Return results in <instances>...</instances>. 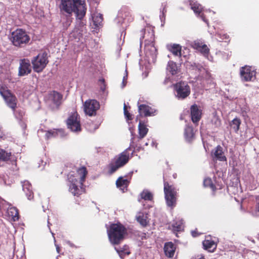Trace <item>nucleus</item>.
<instances>
[{
    "instance_id": "f257e3e1",
    "label": "nucleus",
    "mask_w": 259,
    "mask_h": 259,
    "mask_svg": "<svg viewBox=\"0 0 259 259\" xmlns=\"http://www.w3.org/2000/svg\"><path fill=\"white\" fill-rule=\"evenodd\" d=\"M87 174V168L81 166L77 169L76 172H71L68 175L69 190L73 195L79 196L84 192L83 183Z\"/></svg>"
},
{
    "instance_id": "f03ea898",
    "label": "nucleus",
    "mask_w": 259,
    "mask_h": 259,
    "mask_svg": "<svg viewBox=\"0 0 259 259\" xmlns=\"http://www.w3.org/2000/svg\"><path fill=\"white\" fill-rule=\"evenodd\" d=\"M126 233L125 227L119 223L111 224L107 230L109 240L112 245L119 244Z\"/></svg>"
},
{
    "instance_id": "7ed1b4c3",
    "label": "nucleus",
    "mask_w": 259,
    "mask_h": 259,
    "mask_svg": "<svg viewBox=\"0 0 259 259\" xmlns=\"http://www.w3.org/2000/svg\"><path fill=\"white\" fill-rule=\"evenodd\" d=\"M10 40L15 47L21 48L29 44L30 37L25 30L17 28L12 32Z\"/></svg>"
},
{
    "instance_id": "20e7f679",
    "label": "nucleus",
    "mask_w": 259,
    "mask_h": 259,
    "mask_svg": "<svg viewBox=\"0 0 259 259\" xmlns=\"http://www.w3.org/2000/svg\"><path fill=\"white\" fill-rule=\"evenodd\" d=\"M130 148H127L114 158V162L110 163L108 166V174L112 175L119 168L123 167L128 163L130 156L129 150Z\"/></svg>"
},
{
    "instance_id": "39448f33",
    "label": "nucleus",
    "mask_w": 259,
    "mask_h": 259,
    "mask_svg": "<svg viewBox=\"0 0 259 259\" xmlns=\"http://www.w3.org/2000/svg\"><path fill=\"white\" fill-rule=\"evenodd\" d=\"M164 179V193L166 204L173 208L176 205L177 191L176 187Z\"/></svg>"
},
{
    "instance_id": "423d86ee",
    "label": "nucleus",
    "mask_w": 259,
    "mask_h": 259,
    "mask_svg": "<svg viewBox=\"0 0 259 259\" xmlns=\"http://www.w3.org/2000/svg\"><path fill=\"white\" fill-rule=\"evenodd\" d=\"M73 3L68 0L67 4V7H71L72 10L68 14H71L74 12L76 15L77 18L81 20L85 15L87 8L85 7V4L84 0H72Z\"/></svg>"
},
{
    "instance_id": "0eeeda50",
    "label": "nucleus",
    "mask_w": 259,
    "mask_h": 259,
    "mask_svg": "<svg viewBox=\"0 0 259 259\" xmlns=\"http://www.w3.org/2000/svg\"><path fill=\"white\" fill-rule=\"evenodd\" d=\"M0 94L4 99L7 106L15 111L17 104L16 97L4 85H0Z\"/></svg>"
},
{
    "instance_id": "6e6552de",
    "label": "nucleus",
    "mask_w": 259,
    "mask_h": 259,
    "mask_svg": "<svg viewBox=\"0 0 259 259\" xmlns=\"http://www.w3.org/2000/svg\"><path fill=\"white\" fill-rule=\"evenodd\" d=\"M47 54L46 52L39 53L31 61L33 70L36 72H40L48 63Z\"/></svg>"
},
{
    "instance_id": "1a4fd4ad",
    "label": "nucleus",
    "mask_w": 259,
    "mask_h": 259,
    "mask_svg": "<svg viewBox=\"0 0 259 259\" xmlns=\"http://www.w3.org/2000/svg\"><path fill=\"white\" fill-rule=\"evenodd\" d=\"M67 127L72 132H78L81 130L80 117L76 111L70 115L66 120Z\"/></svg>"
},
{
    "instance_id": "9d476101",
    "label": "nucleus",
    "mask_w": 259,
    "mask_h": 259,
    "mask_svg": "<svg viewBox=\"0 0 259 259\" xmlns=\"http://www.w3.org/2000/svg\"><path fill=\"white\" fill-rule=\"evenodd\" d=\"M85 113L90 116L96 115L97 111L100 108V104L95 99H89L83 104Z\"/></svg>"
},
{
    "instance_id": "9b49d317",
    "label": "nucleus",
    "mask_w": 259,
    "mask_h": 259,
    "mask_svg": "<svg viewBox=\"0 0 259 259\" xmlns=\"http://www.w3.org/2000/svg\"><path fill=\"white\" fill-rule=\"evenodd\" d=\"M176 92V96L179 99H184L186 98L190 94V88L186 83L184 82H179L177 83L174 86Z\"/></svg>"
},
{
    "instance_id": "f8f14e48",
    "label": "nucleus",
    "mask_w": 259,
    "mask_h": 259,
    "mask_svg": "<svg viewBox=\"0 0 259 259\" xmlns=\"http://www.w3.org/2000/svg\"><path fill=\"white\" fill-rule=\"evenodd\" d=\"M191 48L197 50L204 57H207L209 53V49L206 45L200 40H196L190 44Z\"/></svg>"
},
{
    "instance_id": "ddd939ff",
    "label": "nucleus",
    "mask_w": 259,
    "mask_h": 259,
    "mask_svg": "<svg viewBox=\"0 0 259 259\" xmlns=\"http://www.w3.org/2000/svg\"><path fill=\"white\" fill-rule=\"evenodd\" d=\"M190 115L192 122L197 125L201 118L202 111L195 104L192 105L190 107Z\"/></svg>"
},
{
    "instance_id": "4468645a",
    "label": "nucleus",
    "mask_w": 259,
    "mask_h": 259,
    "mask_svg": "<svg viewBox=\"0 0 259 259\" xmlns=\"http://www.w3.org/2000/svg\"><path fill=\"white\" fill-rule=\"evenodd\" d=\"M191 8L195 14L200 16L202 20L206 23H208V20L206 18V17L203 13H202L203 9L202 6L197 2L190 3Z\"/></svg>"
},
{
    "instance_id": "2eb2a0df",
    "label": "nucleus",
    "mask_w": 259,
    "mask_h": 259,
    "mask_svg": "<svg viewBox=\"0 0 259 259\" xmlns=\"http://www.w3.org/2000/svg\"><path fill=\"white\" fill-rule=\"evenodd\" d=\"M31 69L30 62L27 59L21 60L19 68V75L24 76L31 72Z\"/></svg>"
},
{
    "instance_id": "dca6fc26",
    "label": "nucleus",
    "mask_w": 259,
    "mask_h": 259,
    "mask_svg": "<svg viewBox=\"0 0 259 259\" xmlns=\"http://www.w3.org/2000/svg\"><path fill=\"white\" fill-rule=\"evenodd\" d=\"M204 249L209 252H214L217 247V244L210 237L206 238L202 243Z\"/></svg>"
},
{
    "instance_id": "f3484780",
    "label": "nucleus",
    "mask_w": 259,
    "mask_h": 259,
    "mask_svg": "<svg viewBox=\"0 0 259 259\" xmlns=\"http://www.w3.org/2000/svg\"><path fill=\"white\" fill-rule=\"evenodd\" d=\"M255 77V71L249 66H244V81H253Z\"/></svg>"
},
{
    "instance_id": "a211bd4d",
    "label": "nucleus",
    "mask_w": 259,
    "mask_h": 259,
    "mask_svg": "<svg viewBox=\"0 0 259 259\" xmlns=\"http://www.w3.org/2000/svg\"><path fill=\"white\" fill-rule=\"evenodd\" d=\"M163 249L165 255L168 257H172L174 255L176 248L172 242H168L165 243Z\"/></svg>"
},
{
    "instance_id": "6ab92c4d",
    "label": "nucleus",
    "mask_w": 259,
    "mask_h": 259,
    "mask_svg": "<svg viewBox=\"0 0 259 259\" xmlns=\"http://www.w3.org/2000/svg\"><path fill=\"white\" fill-rule=\"evenodd\" d=\"M213 159L220 161H226V158L223 151V148L221 146H218L212 152Z\"/></svg>"
},
{
    "instance_id": "aec40b11",
    "label": "nucleus",
    "mask_w": 259,
    "mask_h": 259,
    "mask_svg": "<svg viewBox=\"0 0 259 259\" xmlns=\"http://www.w3.org/2000/svg\"><path fill=\"white\" fill-rule=\"evenodd\" d=\"M45 139L49 140L52 138H56L59 135H62L64 133V130L62 128H54L48 131H45Z\"/></svg>"
},
{
    "instance_id": "412c9836",
    "label": "nucleus",
    "mask_w": 259,
    "mask_h": 259,
    "mask_svg": "<svg viewBox=\"0 0 259 259\" xmlns=\"http://www.w3.org/2000/svg\"><path fill=\"white\" fill-rule=\"evenodd\" d=\"M23 190L25 192L26 196L29 200H31L33 198V193L32 190L31 184L27 181H25L22 184Z\"/></svg>"
},
{
    "instance_id": "4be33fe9",
    "label": "nucleus",
    "mask_w": 259,
    "mask_h": 259,
    "mask_svg": "<svg viewBox=\"0 0 259 259\" xmlns=\"http://www.w3.org/2000/svg\"><path fill=\"white\" fill-rule=\"evenodd\" d=\"M184 137L189 142H192L195 138V132L192 126L187 125L185 128Z\"/></svg>"
},
{
    "instance_id": "5701e85b",
    "label": "nucleus",
    "mask_w": 259,
    "mask_h": 259,
    "mask_svg": "<svg viewBox=\"0 0 259 259\" xmlns=\"http://www.w3.org/2000/svg\"><path fill=\"white\" fill-rule=\"evenodd\" d=\"M148 131L147 125L140 120L138 125V141L144 138L147 134Z\"/></svg>"
},
{
    "instance_id": "b1692460",
    "label": "nucleus",
    "mask_w": 259,
    "mask_h": 259,
    "mask_svg": "<svg viewBox=\"0 0 259 259\" xmlns=\"http://www.w3.org/2000/svg\"><path fill=\"white\" fill-rule=\"evenodd\" d=\"M136 220L143 227H146L149 223V221L147 220V214L144 213L143 212H139L136 215Z\"/></svg>"
},
{
    "instance_id": "393cba45",
    "label": "nucleus",
    "mask_w": 259,
    "mask_h": 259,
    "mask_svg": "<svg viewBox=\"0 0 259 259\" xmlns=\"http://www.w3.org/2000/svg\"><path fill=\"white\" fill-rule=\"evenodd\" d=\"M50 97L55 105H60L61 104L63 96L60 93L53 91L50 93Z\"/></svg>"
},
{
    "instance_id": "a878e982",
    "label": "nucleus",
    "mask_w": 259,
    "mask_h": 259,
    "mask_svg": "<svg viewBox=\"0 0 259 259\" xmlns=\"http://www.w3.org/2000/svg\"><path fill=\"white\" fill-rule=\"evenodd\" d=\"M151 107L145 104H141L139 106L138 110L140 115H144L145 116H149L152 115L150 111Z\"/></svg>"
},
{
    "instance_id": "bb28decb",
    "label": "nucleus",
    "mask_w": 259,
    "mask_h": 259,
    "mask_svg": "<svg viewBox=\"0 0 259 259\" xmlns=\"http://www.w3.org/2000/svg\"><path fill=\"white\" fill-rule=\"evenodd\" d=\"M168 49L175 56H178L179 57H181L182 56V47L179 45L174 44L172 45H170L168 46Z\"/></svg>"
},
{
    "instance_id": "cd10ccee",
    "label": "nucleus",
    "mask_w": 259,
    "mask_h": 259,
    "mask_svg": "<svg viewBox=\"0 0 259 259\" xmlns=\"http://www.w3.org/2000/svg\"><path fill=\"white\" fill-rule=\"evenodd\" d=\"M166 69L172 75L177 74L178 72L177 65L172 61H168Z\"/></svg>"
},
{
    "instance_id": "c85d7f7f",
    "label": "nucleus",
    "mask_w": 259,
    "mask_h": 259,
    "mask_svg": "<svg viewBox=\"0 0 259 259\" xmlns=\"http://www.w3.org/2000/svg\"><path fill=\"white\" fill-rule=\"evenodd\" d=\"M130 182L127 179H123L122 177H119L116 181V185L117 188L120 189L127 188Z\"/></svg>"
},
{
    "instance_id": "c756f323",
    "label": "nucleus",
    "mask_w": 259,
    "mask_h": 259,
    "mask_svg": "<svg viewBox=\"0 0 259 259\" xmlns=\"http://www.w3.org/2000/svg\"><path fill=\"white\" fill-rule=\"evenodd\" d=\"M9 217H11L14 221H18L19 219L18 210L15 207L10 208L8 210Z\"/></svg>"
},
{
    "instance_id": "7c9ffc66",
    "label": "nucleus",
    "mask_w": 259,
    "mask_h": 259,
    "mask_svg": "<svg viewBox=\"0 0 259 259\" xmlns=\"http://www.w3.org/2000/svg\"><path fill=\"white\" fill-rule=\"evenodd\" d=\"M11 156V152H7L4 149L0 148V161H8Z\"/></svg>"
},
{
    "instance_id": "2f4dec72",
    "label": "nucleus",
    "mask_w": 259,
    "mask_h": 259,
    "mask_svg": "<svg viewBox=\"0 0 259 259\" xmlns=\"http://www.w3.org/2000/svg\"><path fill=\"white\" fill-rule=\"evenodd\" d=\"M203 185L206 187L210 188L214 192L216 191L215 186L213 184L212 180L210 178H206L203 180Z\"/></svg>"
},
{
    "instance_id": "473e14b6",
    "label": "nucleus",
    "mask_w": 259,
    "mask_h": 259,
    "mask_svg": "<svg viewBox=\"0 0 259 259\" xmlns=\"http://www.w3.org/2000/svg\"><path fill=\"white\" fill-rule=\"evenodd\" d=\"M140 195L141 198L145 200L151 201L153 199L152 194L147 190H144Z\"/></svg>"
},
{
    "instance_id": "72a5a7b5",
    "label": "nucleus",
    "mask_w": 259,
    "mask_h": 259,
    "mask_svg": "<svg viewBox=\"0 0 259 259\" xmlns=\"http://www.w3.org/2000/svg\"><path fill=\"white\" fill-rule=\"evenodd\" d=\"M61 5H60V8L61 10L64 11L66 13H70L71 10V7H67V4L68 3V0H61Z\"/></svg>"
},
{
    "instance_id": "f704fd0d",
    "label": "nucleus",
    "mask_w": 259,
    "mask_h": 259,
    "mask_svg": "<svg viewBox=\"0 0 259 259\" xmlns=\"http://www.w3.org/2000/svg\"><path fill=\"white\" fill-rule=\"evenodd\" d=\"M240 124V120L239 118H235L231 121L230 125L235 130V132H237L239 128Z\"/></svg>"
},
{
    "instance_id": "c9c22d12",
    "label": "nucleus",
    "mask_w": 259,
    "mask_h": 259,
    "mask_svg": "<svg viewBox=\"0 0 259 259\" xmlns=\"http://www.w3.org/2000/svg\"><path fill=\"white\" fill-rule=\"evenodd\" d=\"M103 16L102 15L99 14L97 16L93 17L94 23L96 26H99L103 21Z\"/></svg>"
},
{
    "instance_id": "e433bc0d",
    "label": "nucleus",
    "mask_w": 259,
    "mask_h": 259,
    "mask_svg": "<svg viewBox=\"0 0 259 259\" xmlns=\"http://www.w3.org/2000/svg\"><path fill=\"white\" fill-rule=\"evenodd\" d=\"M14 113L16 116V117L20 120H22L23 118V116L24 115V112L21 110L19 109L17 110H16L15 111H13Z\"/></svg>"
},
{
    "instance_id": "4c0bfd02",
    "label": "nucleus",
    "mask_w": 259,
    "mask_h": 259,
    "mask_svg": "<svg viewBox=\"0 0 259 259\" xmlns=\"http://www.w3.org/2000/svg\"><path fill=\"white\" fill-rule=\"evenodd\" d=\"M123 110H124V115L127 120H132L133 119L132 115L131 114V113L128 111L127 109V106L124 104V107H123Z\"/></svg>"
},
{
    "instance_id": "58836bf2",
    "label": "nucleus",
    "mask_w": 259,
    "mask_h": 259,
    "mask_svg": "<svg viewBox=\"0 0 259 259\" xmlns=\"http://www.w3.org/2000/svg\"><path fill=\"white\" fill-rule=\"evenodd\" d=\"M99 83L100 87V89L104 92L105 90L106 87L105 79L103 78L99 79Z\"/></svg>"
},
{
    "instance_id": "ea45409f",
    "label": "nucleus",
    "mask_w": 259,
    "mask_h": 259,
    "mask_svg": "<svg viewBox=\"0 0 259 259\" xmlns=\"http://www.w3.org/2000/svg\"><path fill=\"white\" fill-rule=\"evenodd\" d=\"M172 231L175 232H179L181 230L182 226L180 225H178L177 224H175L172 225Z\"/></svg>"
},
{
    "instance_id": "a19ab883",
    "label": "nucleus",
    "mask_w": 259,
    "mask_h": 259,
    "mask_svg": "<svg viewBox=\"0 0 259 259\" xmlns=\"http://www.w3.org/2000/svg\"><path fill=\"white\" fill-rule=\"evenodd\" d=\"M127 72L126 73V75L123 76V80H122V87H124L126 85V82H127Z\"/></svg>"
},
{
    "instance_id": "79ce46f5",
    "label": "nucleus",
    "mask_w": 259,
    "mask_h": 259,
    "mask_svg": "<svg viewBox=\"0 0 259 259\" xmlns=\"http://www.w3.org/2000/svg\"><path fill=\"white\" fill-rule=\"evenodd\" d=\"M148 33H149V35H150V41L153 42V40H154V33H153V32H148Z\"/></svg>"
},
{
    "instance_id": "37998d69",
    "label": "nucleus",
    "mask_w": 259,
    "mask_h": 259,
    "mask_svg": "<svg viewBox=\"0 0 259 259\" xmlns=\"http://www.w3.org/2000/svg\"><path fill=\"white\" fill-rule=\"evenodd\" d=\"M135 140V138L134 137L132 138V139H131V146H133V147H134V148H135V147H137V145H134V140Z\"/></svg>"
},
{
    "instance_id": "c03bdc74",
    "label": "nucleus",
    "mask_w": 259,
    "mask_h": 259,
    "mask_svg": "<svg viewBox=\"0 0 259 259\" xmlns=\"http://www.w3.org/2000/svg\"><path fill=\"white\" fill-rule=\"evenodd\" d=\"M240 74L241 77H243V67L240 68Z\"/></svg>"
},
{
    "instance_id": "a18cd8bd",
    "label": "nucleus",
    "mask_w": 259,
    "mask_h": 259,
    "mask_svg": "<svg viewBox=\"0 0 259 259\" xmlns=\"http://www.w3.org/2000/svg\"><path fill=\"white\" fill-rule=\"evenodd\" d=\"M192 235L193 237H196L197 236V233L195 231H192Z\"/></svg>"
},
{
    "instance_id": "49530a36",
    "label": "nucleus",
    "mask_w": 259,
    "mask_h": 259,
    "mask_svg": "<svg viewBox=\"0 0 259 259\" xmlns=\"http://www.w3.org/2000/svg\"><path fill=\"white\" fill-rule=\"evenodd\" d=\"M2 198L0 197V210H1V208H2Z\"/></svg>"
},
{
    "instance_id": "de8ad7c7",
    "label": "nucleus",
    "mask_w": 259,
    "mask_h": 259,
    "mask_svg": "<svg viewBox=\"0 0 259 259\" xmlns=\"http://www.w3.org/2000/svg\"><path fill=\"white\" fill-rule=\"evenodd\" d=\"M224 38L223 39H228V36L226 34L224 35Z\"/></svg>"
},
{
    "instance_id": "09e8293b",
    "label": "nucleus",
    "mask_w": 259,
    "mask_h": 259,
    "mask_svg": "<svg viewBox=\"0 0 259 259\" xmlns=\"http://www.w3.org/2000/svg\"><path fill=\"white\" fill-rule=\"evenodd\" d=\"M127 10V9L126 8H125H125H122V9H121V12H122V11H123Z\"/></svg>"
},
{
    "instance_id": "8fccbe9b",
    "label": "nucleus",
    "mask_w": 259,
    "mask_h": 259,
    "mask_svg": "<svg viewBox=\"0 0 259 259\" xmlns=\"http://www.w3.org/2000/svg\"><path fill=\"white\" fill-rule=\"evenodd\" d=\"M242 202H243V199H241V207H242Z\"/></svg>"
},
{
    "instance_id": "3c124183",
    "label": "nucleus",
    "mask_w": 259,
    "mask_h": 259,
    "mask_svg": "<svg viewBox=\"0 0 259 259\" xmlns=\"http://www.w3.org/2000/svg\"><path fill=\"white\" fill-rule=\"evenodd\" d=\"M48 226L49 227H50V222H49V220L48 221Z\"/></svg>"
},
{
    "instance_id": "603ef678",
    "label": "nucleus",
    "mask_w": 259,
    "mask_h": 259,
    "mask_svg": "<svg viewBox=\"0 0 259 259\" xmlns=\"http://www.w3.org/2000/svg\"><path fill=\"white\" fill-rule=\"evenodd\" d=\"M218 122H219V123H220L221 121L219 120H218Z\"/></svg>"
}]
</instances>
